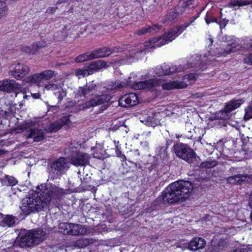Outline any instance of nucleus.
<instances>
[{"instance_id": "nucleus-37", "label": "nucleus", "mask_w": 252, "mask_h": 252, "mask_svg": "<svg viewBox=\"0 0 252 252\" xmlns=\"http://www.w3.org/2000/svg\"><path fill=\"white\" fill-rule=\"evenodd\" d=\"M54 95L58 99V103H61L62 100L66 96V91L65 89L61 88L60 89L54 93Z\"/></svg>"}, {"instance_id": "nucleus-50", "label": "nucleus", "mask_w": 252, "mask_h": 252, "mask_svg": "<svg viewBox=\"0 0 252 252\" xmlns=\"http://www.w3.org/2000/svg\"><path fill=\"white\" fill-rule=\"evenodd\" d=\"M5 182H7V185L10 186H13L17 183V180L13 177L5 176Z\"/></svg>"}, {"instance_id": "nucleus-23", "label": "nucleus", "mask_w": 252, "mask_h": 252, "mask_svg": "<svg viewBox=\"0 0 252 252\" xmlns=\"http://www.w3.org/2000/svg\"><path fill=\"white\" fill-rule=\"evenodd\" d=\"M30 71V68L26 64L17 63L14 69L11 71V74L18 79L25 76Z\"/></svg>"}, {"instance_id": "nucleus-17", "label": "nucleus", "mask_w": 252, "mask_h": 252, "mask_svg": "<svg viewBox=\"0 0 252 252\" xmlns=\"http://www.w3.org/2000/svg\"><path fill=\"white\" fill-rule=\"evenodd\" d=\"M193 22L191 21L189 23H185L179 25L175 28L170 30L168 32H165L164 35L168 42L173 40L176 37L184 31Z\"/></svg>"}, {"instance_id": "nucleus-55", "label": "nucleus", "mask_w": 252, "mask_h": 252, "mask_svg": "<svg viewBox=\"0 0 252 252\" xmlns=\"http://www.w3.org/2000/svg\"><path fill=\"white\" fill-rule=\"evenodd\" d=\"M58 8L57 7L54 8V7H49L46 10V13L48 14H52L55 13L56 9Z\"/></svg>"}, {"instance_id": "nucleus-19", "label": "nucleus", "mask_w": 252, "mask_h": 252, "mask_svg": "<svg viewBox=\"0 0 252 252\" xmlns=\"http://www.w3.org/2000/svg\"><path fill=\"white\" fill-rule=\"evenodd\" d=\"M117 48L116 47L109 48L104 47L99 48L92 51L91 53L93 60L97 58H103L108 57L113 53L117 52Z\"/></svg>"}, {"instance_id": "nucleus-47", "label": "nucleus", "mask_w": 252, "mask_h": 252, "mask_svg": "<svg viewBox=\"0 0 252 252\" xmlns=\"http://www.w3.org/2000/svg\"><path fill=\"white\" fill-rule=\"evenodd\" d=\"M217 162L215 160H209L203 162L201 163V166L202 167H205L207 168H210L216 166L217 165Z\"/></svg>"}, {"instance_id": "nucleus-36", "label": "nucleus", "mask_w": 252, "mask_h": 252, "mask_svg": "<svg viewBox=\"0 0 252 252\" xmlns=\"http://www.w3.org/2000/svg\"><path fill=\"white\" fill-rule=\"evenodd\" d=\"M198 0H183L182 6L181 7V10L184 11L186 8L191 6L193 8L198 3Z\"/></svg>"}, {"instance_id": "nucleus-44", "label": "nucleus", "mask_w": 252, "mask_h": 252, "mask_svg": "<svg viewBox=\"0 0 252 252\" xmlns=\"http://www.w3.org/2000/svg\"><path fill=\"white\" fill-rule=\"evenodd\" d=\"M245 114L244 115V119L245 120H248L252 118V103H250L245 108Z\"/></svg>"}, {"instance_id": "nucleus-12", "label": "nucleus", "mask_w": 252, "mask_h": 252, "mask_svg": "<svg viewBox=\"0 0 252 252\" xmlns=\"http://www.w3.org/2000/svg\"><path fill=\"white\" fill-rule=\"evenodd\" d=\"M21 89V85L13 80L0 81V91L6 92L13 91L15 93V97L19 94V93L16 92L19 91L23 94V98H27L29 95H25L24 92H22Z\"/></svg>"}, {"instance_id": "nucleus-29", "label": "nucleus", "mask_w": 252, "mask_h": 252, "mask_svg": "<svg viewBox=\"0 0 252 252\" xmlns=\"http://www.w3.org/2000/svg\"><path fill=\"white\" fill-rule=\"evenodd\" d=\"M63 85L64 84L63 81L59 82L56 80H55L54 81L49 82L48 84H45L44 88L48 91H54L55 92L63 87Z\"/></svg>"}, {"instance_id": "nucleus-27", "label": "nucleus", "mask_w": 252, "mask_h": 252, "mask_svg": "<svg viewBox=\"0 0 252 252\" xmlns=\"http://www.w3.org/2000/svg\"><path fill=\"white\" fill-rule=\"evenodd\" d=\"M157 84V81L150 79L144 81L137 82L134 84L133 88L137 90L150 88Z\"/></svg>"}, {"instance_id": "nucleus-32", "label": "nucleus", "mask_w": 252, "mask_h": 252, "mask_svg": "<svg viewBox=\"0 0 252 252\" xmlns=\"http://www.w3.org/2000/svg\"><path fill=\"white\" fill-rule=\"evenodd\" d=\"M107 67V63L102 60H98L95 62H93L89 65V68L90 71H92V74L94 71L100 70L103 68H106Z\"/></svg>"}, {"instance_id": "nucleus-1", "label": "nucleus", "mask_w": 252, "mask_h": 252, "mask_svg": "<svg viewBox=\"0 0 252 252\" xmlns=\"http://www.w3.org/2000/svg\"><path fill=\"white\" fill-rule=\"evenodd\" d=\"M192 189L191 182L183 180L177 181L167 186L158 199L169 204L182 202L188 197Z\"/></svg>"}, {"instance_id": "nucleus-31", "label": "nucleus", "mask_w": 252, "mask_h": 252, "mask_svg": "<svg viewBox=\"0 0 252 252\" xmlns=\"http://www.w3.org/2000/svg\"><path fill=\"white\" fill-rule=\"evenodd\" d=\"M247 176L243 174H238L227 178V183L230 184H241L246 180Z\"/></svg>"}, {"instance_id": "nucleus-22", "label": "nucleus", "mask_w": 252, "mask_h": 252, "mask_svg": "<svg viewBox=\"0 0 252 252\" xmlns=\"http://www.w3.org/2000/svg\"><path fill=\"white\" fill-rule=\"evenodd\" d=\"M228 245V241L226 237L223 238L222 237L218 241L217 239H213L211 241L209 249L212 252H220L227 247Z\"/></svg>"}, {"instance_id": "nucleus-58", "label": "nucleus", "mask_w": 252, "mask_h": 252, "mask_svg": "<svg viewBox=\"0 0 252 252\" xmlns=\"http://www.w3.org/2000/svg\"><path fill=\"white\" fill-rule=\"evenodd\" d=\"M68 1V0H59L57 2V4H60L62 3H65V2H66Z\"/></svg>"}, {"instance_id": "nucleus-15", "label": "nucleus", "mask_w": 252, "mask_h": 252, "mask_svg": "<svg viewBox=\"0 0 252 252\" xmlns=\"http://www.w3.org/2000/svg\"><path fill=\"white\" fill-rule=\"evenodd\" d=\"M111 96L110 94H101L94 96L92 99L83 104V108H89L98 105L103 104L110 100Z\"/></svg>"}, {"instance_id": "nucleus-18", "label": "nucleus", "mask_w": 252, "mask_h": 252, "mask_svg": "<svg viewBox=\"0 0 252 252\" xmlns=\"http://www.w3.org/2000/svg\"><path fill=\"white\" fill-rule=\"evenodd\" d=\"M71 123L68 116L62 117L58 121L51 123L49 126H45L44 129L48 132H53L59 130L65 125H68Z\"/></svg>"}, {"instance_id": "nucleus-24", "label": "nucleus", "mask_w": 252, "mask_h": 252, "mask_svg": "<svg viewBox=\"0 0 252 252\" xmlns=\"http://www.w3.org/2000/svg\"><path fill=\"white\" fill-rule=\"evenodd\" d=\"M206 245V242L205 239L201 237H196L190 241L188 248L190 250L196 251L204 248Z\"/></svg>"}, {"instance_id": "nucleus-48", "label": "nucleus", "mask_w": 252, "mask_h": 252, "mask_svg": "<svg viewBox=\"0 0 252 252\" xmlns=\"http://www.w3.org/2000/svg\"><path fill=\"white\" fill-rule=\"evenodd\" d=\"M198 75L195 73H190L188 75H185L183 77V81L184 83H186L185 82L186 81H194L196 80Z\"/></svg>"}, {"instance_id": "nucleus-16", "label": "nucleus", "mask_w": 252, "mask_h": 252, "mask_svg": "<svg viewBox=\"0 0 252 252\" xmlns=\"http://www.w3.org/2000/svg\"><path fill=\"white\" fill-rule=\"evenodd\" d=\"M207 57L204 56L201 58V55H193L191 56V62L188 64L186 66L183 65L185 67V70L190 67H193L196 70H203V67L206 64Z\"/></svg>"}, {"instance_id": "nucleus-52", "label": "nucleus", "mask_w": 252, "mask_h": 252, "mask_svg": "<svg viewBox=\"0 0 252 252\" xmlns=\"http://www.w3.org/2000/svg\"><path fill=\"white\" fill-rule=\"evenodd\" d=\"M205 20L207 24H209L211 22H218V20L215 17L208 14L206 15Z\"/></svg>"}, {"instance_id": "nucleus-14", "label": "nucleus", "mask_w": 252, "mask_h": 252, "mask_svg": "<svg viewBox=\"0 0 252 252\" xmlns=\"http://www.w3.org/2000/svg\"><path fill=\"white\" fill-rule=\"evenodd\" d=\"M135 76L134 73H131L126 80L112 82L107 85L106 89L108 90H120L126 86H132L133 88L134 84L136 82Z\"/></svg>"}, {"instance_id": "nucleus-59", "label": "nucleus", "mask_w": 252, "mask_h": 252, "mask_svg": "<svg viewBox=\"0 0 252 252\" xmlns=\"http://www.w3.org/2000/svg\"><path fill=\"white\" fill-rule=\"evenodd\" d=\"M233 252H245V250L243 249L240 250L238 249L234 250Z\"/></svg>"}, {"instance_id": "nucleus-54", "label": "nucleus", "mask_w": 252, "mask_h": 252, "mask_svg": "<svg viewBox=\"0 0 252 252\" xmlns=\"http://www.w3.org/2000/svg\"><path fill=\"white\" fill-rule=\"evenodd\" d=\"M227 22H228V20H226L225 19H223L222 20H219V21H218V22H217V23L220 25V29H223L226 25Z\"/></svg>"}, {"instance_id": "nucleus-56", "label": "nucleus", "mask_w": 252, "mask_h": 252, "mask_svg": "<svg viewBox=\"0 0 252 252\" xmlns=\"http://www.w3.org/2000/svg\"><path fill=\"white\" fill-rule=\"evenodd\" d=\"M245 62L247 63H251L252 64V53L250 54V55L246 58Z\"/></svg>"}, {"instance_id": "nucleus-43", "label": "nucleus", "mask_w": 252, "mask_h": 252, "mask_svg": "<svg viewBox=\"0 0 252 252\" xmlns=\"http://www.w3.org/2000/svg\"><path fill=\"white\" fill-rule=\"evenodd\" d=\"M19 247L18 244H16V240L12 242V245L6 248L2 249V252H15L18 251L17 248Z\"/></svg>"}, {"instance_id": "nucleus-13", "label": "nucleus", "mask_w": 252, "mask_h": 252, "mask_svg": "<svg viewBox=\"0 0 252 252\" xmlns=\"http://www.w3.org/2000/svg\"><path fill=\"white\" fill-rule=\"evenodd\" d=\"M185 67L182 65L178 66L172 65L169 67L168 65L164 63L162 65H158L156 67V73L159 76L161 75H169L175 73L184 71Z\"/></svg>"}, {"instance_id": "nucleus-11", "label": "nucleus", "mask_w": 252, "mask_h": 252, "mask_svg": "<svg viewBox=\"0 0 252 252\" xmlns=\"http://www.w3.org/2000/svg\"><path fill=\"white\" fill-rule=\"evenodd\" d=\"M90 158V156L88 154L77 150L73 151L69 158L71 164L81 166H85L89 164Z\"/></svg>"}, {"instance_id": "nucleus-53", "label": "nucleus", "mask_w": 252, "mask_h": 252, "mask_svg": "<svg viewBox=\"0 0 252 252\" xmlns=\"http://www.w3.org/2000/svg\"><path fill=\"white\" fill-rule=\"evenodd\" d=\"M22 50L24 52H25L28 53L30 54H34V53H32V47H28V46H24L22 48Z\"/></svg>"}, {"instance_id": "nucleus-57", "label": "nucleus", "mask_w": 252, "mask_h": 252, "mask_svg": "<svg viewBox=\"0 0 252 252\" xmlns=\"http://www.w3.org/2000/svg\"><path fill=\"white\" fill-rule=\"evenodd\" d=\"M97 151H101L102 149V146L99 144H96V145L95 148Z\"/></svg>"}, {"instance_id": "nucleus-34", "label": "nucleus", "mask_w": 252, "mask_h": 252, "mask_svg": "<svg viewBox=\"0 0 252 252\" xmlns=\"http://www.w3.org/2000/svg\"><path fill=\"white\" fill-rule=\"evenodd\" d=\"M241 104V100H233L229 102L224 109L230 113L232 110L239 107Z\"/></svg>"}, {"instance_id": "nucleus-2", "label": "nucleus", "mask_w": 252, "mask_h": 252, "mask_svg": "<svg viewBox=\"0 0 252 252\" xmlns=\"http://www.w3.org/2000/svg\"><path fill=\"white\" fill-rule=\"evenodd\" d=\"M48 179L47 183L37 187L40 198L42 201L47 202V207L52 201L61 197L65 193V190L58 186L50 183Z\"/></svg>"}, {"instance_id": "nucleus-45", "label": "nucleus", "mask_w": 252, "mask_h": 252, "mask_svg": "<svg viewBox=\"0 0 252 252\" xmlns=\"http://www.w3.org/2000/svg\"><path fill=\"white\" fill-rule=\"evenodd\" d=\"M92 74V71L90 69H78L76 71V75L77 76H87L89 75Z\"/></svg>"}, {"instance_id": "nucleus-64", "label": "nucleus", "mask_w": 252, "mask_h": 252, "mask_svg": "<svg viewBox=\"0 0 252 252\" xmlns=\"http://www.w3.org/2000/svg\"><path fill=\"white\" fill-rule=\"evenodd\" d=\"M73 105H74V102H70V103L69 105H66L65 106V107H68V106H73Z\"/></svg>"}, {"instance_id": "nucleus-21", "label": "nucleus", "mask_w": 252, "mask_h": 252, "mask_svg": "<svg viewBox=\"0 0 252 252\" xmlns=\"http://www.w3.org/2000/svg\"><path fill=\"white\" fill-rule=\"evenodd\" d=\"M96 88V84L94 81H90L87 82L85 86L79 87L76 92V95L78 96H83L86 98L88 95H91Z\"/></svg>"}, {"instance_id": "nucleus-10", "label": "nucleus", "mask_w": 252, "mask_h": 252, "mask_svg": "<svg viewBox=\"0 0 252 252\" xmlns=\"http://www.w3.org/2000/svg\"><path fill=\"white\" fill-rule=\"evenodd\" d=\"M33 125L32 122H25L19 126V129L22 130L30 128L27 131V135H26L27 138H32L33 141L39 142L45 138L44 132L38 128H32L31 127Z\"/></svg>"}, {"instance_id": "nucleus-38", "label": "nucleus", "mask_w": 252, "mask_h": 252, "mask_svg": "<svg viewBox=\"0 0 252 252\" xmlns=\"http://www.w3.org/2000/svg\"><path fill=\"white\" fill-rule=\"evenodd\" d=\"M93 60L91 52H87L78 56L76 59L77 63H81Z\"/></svg>"}, {"instance_id": "nucleus-4", "label": "nucleus", "mask_w": 252, "mask_h": 252, "mask_svg": "<svg viewBox=\"0 0 252 252\" xmlns=\"http://www.w3.org/2000/svg\"><path fill=\"white\" fill-rule=\"evenodd\" d=\"M46 233L41 229L28 231L20 238H17L16 244L20 248L31 247L38 245L45 239Z\"/></svg>"}, {"instance_id": "nucleus-26", "label": "nucleus", "mask_w": 252, "mask_h": 252, "mask_svg": "<svg viewBox=\"0 0 252 252\" xmlns=\"http://www.w3.org/2000/svg\"><path fill=\"white\" fill-rule=\"evenodd\" d=\"M161 28V26L158 24H155L152 26L142 28L140 30L136 31L134 33L139 36H141L148 33H154L157 32Z\"/></svg>"}, {"instance_id": "nucleus-20", "label": "nucleus", "mask_w": 252, "mask_h": 252, "mask_svg": "<svg viewBox=\"0 0 252 252\" xmlns=\"http://www.w3.org/2000/svg\"><path fill=\"white\" fill-rule=\"evenodd\" d=\"M138 103L137 96L134 93H130L122 96L119 100V104L123 107H129Z\"/></svg>"}, {"instance_id": "nucleus-7", "label": "nucleus", "mask_w": 252, "mask_h": 252, "mask_svg": "<svg viewBox=\"0 0 252 252\" xmlns=\"http://www.w3.org/2000/svg\"><path fill=\"white\" fill-rule=\"evenodd\" d=\"M168 43L164 34L158 37H154L144 43V49H137L134 53V56L137 57L139 54H143L145 50L153 51L156 48L160 47Z\"/></svg>"}, {"instance_id": "nucleus-35", "label": "nucleus", "mask_w": 252, "mask_h": 252, "mask_svg": "<svg viewBox=\"0 0 252 252\" xmlns=\"http://www.w3.org/2000/svg\"><path fill=\"white\" fill-rule=\"evenodd\" d=\"M179 13L175 11H170L167 15L165 21L168 22V24H172L176 22L179 19Z\"/></svg>"}, {"instance_id": "nucleus-5", "label": "nucleus", "mask_w": 252, "mask_h": 252, "mask_svg": "<svg viewBox=\"0 0 252 252\" xmlns=\"http://www.w3.org/2000/svg\"><path fill=\"white\" fill-rule=\"evenodd\" d=\"M173 150L177 157L189 163H198L199 157L188 145L182 143H177L174 146Z\"/></svg>"}, {"instance_id": "nucleus-60", "label": "nucleus", "mask_w": 252, "mask_h": 252, "mask_svg": "<svg viewBox=\"0 0 252 252\" xmlns=\"http://www.w3.org/2000/svg\"><path fill=\"white\" fill-rule=\"evenodd\" d=\"M208 41L209 42V45H212L213 44V39L212 38H208Z\"/></svg>"}, {"instance_id": "nucleus-25", "label": "nucleus", "mask_w": 252, "mask_h": 252, "mask_svg": "<svg viewBox=\"0 0 252 252\" xmlns=\"http://www.w3.org/2000/svg\"><path fill=\"white\" fill-rule=\"evenodd\" d=\"M163 90H170L174 89H183L187 87L188 85L184 82L177 81H170L161 85Z\"/></svg>"}, {"instance_id": "nucleus-3", "label": "nucleus", "mask_w": 252, "mask_h": 252, "mask_svg": "<svg viewBox=\"0 0 252 252\" xmlns=\"http://www.w3.org/2000/svg\"><path fill=\"white\" fill-rule=\"evenodd\" d=\"M22 202L20 208L26 215L39 212L47 208V202L42 201L38 191L25 197L22 199Z\"/></svg>"}, {"instance_id": "nucleus-9", "label": "nucleus", "mask_w": 252, "mask_h": 252, "mask_svg": "<svg viewBox=\"0 0 252 252\" xmlns=\"http://www.w3.org/2000/svg\"><path fill=\"white\" fill-rule=\"evenodd\" d=\"M224 42L227 43V45H223V48H217L218 53L217 54L220 56H226L234 51L235 49H239L241 48L239 42L236 38H233V36H225L222 38Z\"/></svg>"}, {"instance_id": "nucleus-33", "label": "nucleus", "mask_w": 252, "mask_h": 252, "mask_svg": "<svg viewBox=\"0 0 252 252\" xmlns=\"http://www.w3.org/2000/svg\"><path fill=\"white\" fill-rule=\"evenodd\" d=\"M251 2L248 0H232L229 3L230 7L234 8L235 10L242 6L250 4Z\"/></svg>"}, {"instance_id": "nucleus-39", "label": "nucleus", "mask_w": 252, "mask_h": 252, "mask_svg": "<svg viewBox=\"0 0 252 252\" xmlns=\"http://www.w3.org/2000/svg\"><path fill=\"white\" fill-rule=\"evenodd\" d=\"M77 174L78 175V177L80 178L82 183L87 184L90 183L91 181V177L88 174L84 175L85 173L84 169L82 171H79L77 172Z\"/></svg>"}, {"instance_id": "nucleus-61", "label": "nucleus", "mask_w": 252, "mask_h": 252, "mask_svg": "<svg viewBox=\"0 0 252 252\" xmlns=\"http://www.w3.org/2000/svg\"><path fill=\"white\" fill-rule=\"evenodd\" d=\"M243 48L246 49H249L250 48H252V42L250 43V45L249 46Z\"/></svg>"}, {"instance_id": "nucleus-30", "label": "nucleus", "mask_w": 252, "mask_h": 252, "mask_svg": "<svg viewBox=\"0 0 252 252\" xmlns=\"http://www.w3.org/2000/svg\"><path fill=\"white\" fill-rule=\"evenodd\" d=\"M27 83L35 84L38 86H41V83L44 81L41 73L35 74L25 78Z\"/></svg>"}, {"instance_id": "nucleus-42", "label": "nucleus", "mask_w": 252, "mask_h": 252, "mask_svg": "<svg viewBox=\"0 0 252 252\" xmlns=\"http://www.w3.org/2000/svg\"><path fill=\"white\" fill-rule=\"evenodd\" d=\"M43 80H49L54 76V72L51 70H46L41 72Z\"/></svg>"}, {"instance_id": "nucleus-41", "label": "nucleus", "mask_w": 252, "mask_h": 252, "mask_svg": "<svg viewBox=\"0 0 252 252\" xmlns=\"http://www.w3.org/2000/svg\"><path fill=\"white\" fill-rule=\"evenodd\" d=\"M92 243L89 239L81 238L76 242V245L80 248H85Z\"/></svg>"}, {"instance_id": "nucleus-46", "label": "nucleus", "mask_w": 252, "mask_h": 252, "mask_svg": "<svg viewBox=\"0 0 252 252\" xmlns=\"http://www.w3.org/2000/svg\"><path fill=\"white\" fill-rule=\"evenodd\" d=\"M7 7L4 2L0 1V19L6 14Z\"/></svg>"}, {"instance_id": "nucleus-63", "label": "nucleus", "mask_w": 252, "mask_h": 252, "mask_svg": "<svg viewBox=\"0 0 252 252\" xmlns=\"http://www.w3.org/2000/svg\"><path fill=\"white\" fill-rule=\"evenodd\" d=\"M31 94L33 95V96L34 97V98H38V96H39V94H32L31 93Z\"/></svg>"}, {"instance_id": "nucleus-62", "label": "nucleus", "mask_w": 252, "mask_h": 252, "mask_svg": "<svg viewBox=\"0 0 252 252\" xmlns=\"http://www.w3.org/2000/svg\"><path fill=\"white\" fill-rule=\"evenodd\" d=\"M141 122H142V123L145 122V124L146 125H150V123L148 121H146V120H141Z\"/></svg>"}, {"instance_id": "nucleus-40", "label": "nucleus", "mask_w": 252, "mask_h": 252, "mask_svg": "<svg viewBox=\"0 0 252 252\" xmlns=\"http://www.w3.org/2000/svg\"><path fill=\"white\" fill-rule=\"evenodd\" d=\"M32 53H35L40 49L45 47L46 46V42L44 41H40L35 43L32 45Z\"/></svg>"}, {"instance_id": "nucleus-6", "label": "nucleus", "mask_w": 252, "mask_h": 252, "mask_svg": "<svg viewBox=\"0 0 252 252\" xmlns=\"http://www.w3.org/2000/svg\"><path fill=\"white\" fill-rule=\"evenodd\" d=\"M49 179L53 180L64 174L69 168L68 160L64 158H60L52 162L50 166Z\"/></svg>"}, {"instance_id": "nucleus-8", "label": "nucleus", "mask_w": 252, "mask_h": 252, "mask_svg": "<svg viewBox=\"0 0 252 252\" xmlns=\"http://www.w3.org/2000/svg\"><path fill=\"white\" fill-rule=\"evenodd\" d=\"M59 231L64 234L78 236L85 234L87 229L79 224L63 222L59 225Z\"/></svg>"}, {"instance_id": "nucleus-49", "label": "nucleus", "mask_w": 252, "mask_h": 252, "mask_svg": "<svg viewBox=\"0 0 252 252\" xmlns=\"http://www.w3.org/2000/svg\"><path fill=\"white\" fill-rule=\"evenodd\" d=\"M217 117L220 119L226 120L230 118V114L227 111L224 109V110H222L218 114Z\"/></svg>"}, {"instance_id": "nucleus-51", "label": "nucleus", "mask_w": 252, "mask_h": 252, "mask_svg": "<svg viewBox=\"0 0 252 252\" xmlns=\"http://www.w3.org/2000/svg\"><path fill=\"white\" fill-rule=\"evenodd\" d=\"M128 172V170L127 169V168L126 167L125 165L123 164H122L119 168V176L124 178V177L123 176L127 173Z\"/></svg>"}, {"instance_id": "nucleus-28", "label": "nucleus", "mask_w": 252, "mask_h": 252, "mask_svg": "<svg viewBox=\"0 0 252 252\" xmlns=\"http://www.w3.org/2000/svg\"><path fill=\"white\" fill-rule=\"evenodd\" d=\"M14 218L12 216H4L0 213V225L10 227L15 223Z\"/></svg>"}]
</instances>
